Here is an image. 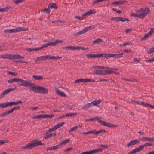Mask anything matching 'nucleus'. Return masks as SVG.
Wrapping results in <instances>:
<instances>
[{
	"label": "nucleus",
	"instance_id": "13d9d810",
	"mask_svg": "<svg viewBox=\"0 0 154 154\" xmlns=\"http://www.w3.org/2000/svg\"><path fill=\"white\" fill-rule=\"evenodd\" d=\"M23 1V0H14V2L17 4H18L20 3H21Z\"/></svg>",
	"mask_w": 154,
	"mask_h": 154
},
{
	"label": "nucleus",
	"instance_id": "f704fd0d",
	"mask_svg": "<svg viewBox=\"0 0 154 154\" xmlns=\"http://www.w3.org/2000/svg\"><path fill=\"white\" fill-rule=\"evenodd\" d=\"M103 149H102L98 148V149H94L93 150H92V153H93V154L94 153H97V152H102L103 151Z\"/></svg>",
	"mask_w": 154,
	"mask_h": 154
},
{
	"label": "nucleus",
	"instance_id": "bb28decb",
	"mask_svg": "<svg viewBox=\"0 0 154 154\" xmlns=\"http://www.w3.org/2000/svg\"><path fill=\"white\" fill-rule=\"evenodd\" d=\"M11 60H14L15 59H19L20 55L19 54H11Z\"/></svg>",
	"mask_w": 154,
	"mask_h": 154
},
{
	"label": "nucleus",
	"instance_id": "b1692460",
	"mask_svg": "<svg viewBox=\"0 0 154 154\" xmlns=\"http://www.w3.org/2000/svg\"><path fill=\"white\" fill-rule=\"evenodd\" d=\"M81 82L83 83L87 82V79H83L81 78L77 79L75 81V83H79Z\"/></svg>",
	"mask_w": 154,
	"mask_h": 154
},
{
	"label": "nucleus",
	"instance_id": "c756f323",
	"mask_svg": "<svg viewBox=\"0 0 154 154\" xmlns=\"http://www.w3.org/2000/svg\"><path fill=\"white\" fill-rule=\"evenodd\" d=\"M48 8H55L57 9V7L56 4L54 3H50L48 6Z\"/></svg>",
	"mask_w": 154,
	"mask_h": 154
},
{
	"label": "nucleus",
	"instance_id": "72a5a7b5",
	"mask_svg": "<svg viewBox=\"0 0 154 154\" xmlns=\"http://www.w3.org/2000/svg\"><path fill=\"white\" fill-rule=\"evenodd\" d=\"M68 48H70V49L71 50H79L80 49H81L82 47L70 46V47H68Z\"/></svg>",
	"mask_w": 154,
	"mask_h": 154
},
{
	"label": "nucleus",
	"instance_id": "f8f14e48",
	"mask_svg": "<svg viewBox=\"0 0 154 154\" xmlns=\"http://www.w3.org/2000/svg\"><path fill=\"white\" fill-rule=\"evenodd\" d=\"M63 42V40H57L54 42H50L48 43V46H54L58 43H62Z\"/></svg>",
	"mask_w": 154,
	"mask_h": 154
},
{
	"label": "nucleus",
	"instance_id": "7c9ffc66",
	"mask_svg": "<svg viewBox=\"0 0 154 154\" xmlns=\"http://www.w3.org/2000/svg\"><path fill=\"white\" fill-rule=\"evenodd\" d=\"M70 141V139H67L65 140H64L63 141L60 143L59 144L61 146V145H64L67 143L68 142Z\"/></svg>",
	"mask_w": 154,
	"mask_h": 154
},
{
	"label": "nucleus",
	"instance_id": "052dcab7",
	"mask_svg": "<svg viewBox=\"0 0 154 154\" xmlns=\"http://www.w3.org/2000/svg\"><path fill=\"white\" fill-rule=\"evenodd\" d=\"M140 104H142L143 106L147 107L148 106V104L147 103H145L144 102H140Z\"/></svg>",
	"mask_w": 154,
	"mask_h": 154
},
{
	"label": "nucleus",
	"instance_id": "0e129e2a",
	"mask_svg": "<svg viewBox=\"0 0 154 154\" xmlns=\"http://www.w3.org/2000/svg\"><path fill=\"white\" fill-rule=\"evenodd\" d=\"M84 154H93L92 150L84 152Z\"/></svg>",
	"mask_w": 154,
	"mask_h": 154
},
{
	"label": "nucleus",
	"instance_id": "3c124183",
	"mask_svg": "<svg viewBox=\"0 0 154 154\" xmlns=\"http://www.w3.org/2000/svg\"><path fill=\"white\" fill-rule=\"evenodd\" d=\"M153 144L152 143H146L144 144V145H143L144 147H146V146H150L152 145Z\"/></svg>",
	"mask_w": 154,
	"mask_h": 154
},
{
	"label": "nucleus",
	"instance_id": "603ef678",
	"mask_svg": "<svg viewBox=\"0 0 154 154\" xmlns=\"http://www.w3.org/2000/svg\"><path fill=\"white\" fill-rule=\"evenodd\" d=\"M122 3V2L121 1H118L116 2H114L112 3V4H116L117 5H120Z\"/></svg>",
	"mask_w": 154,
	"mask_h": 154
},
{
	"label": "nucleus",
	"instance_id": "e2e57ef3",
	"mask_svg": "<svg viewBox=\"0 0 154 154\" xmlns=\"http://www.w3.org/2000/svg\"><path fill=\"white\" fill-rule=\"evenodd\" d=\"M73 107V106L72 105H67L66 107L67 109H72Z\"/></svg>",
	"mask_w": 154,
	"mask_h": 154
},
{
	"label": "nucleus",
	"instance_id": "5fc2aeb1",
	"mask_svg": "<svg viewBox=\"0 0 154 154\" xmlns=\"http://www.w3.org/2000/svg\"><path fill=\"white\" fill-rule=\"evenodd\" d=\"M9 74L14 76H16L17 75V73L12 72H8Z\"/></svg>",
	"mask_w": 154,
	"mask_h": 154
},
{
	"label": "nucleus",
	"instance_id": "6e6d98bb",
	"mask_svg": "<svg viewBox=\"0 0 154 154\" xmlns=\"http://www.w3.org/2000/svg\"><path fill=\"white\" fill-rule=\"evenodd\" d=\"M75 18L79 20H82L84 19V18L83 17H80L79 16H76L75 17Z\"/></svg>",
	"mask_w": 154,
	"mask_h": 154
},
{
	"label": "nucleus",
	"instance_id": "09e8293b",
	"mask_svg": "<svg viewBox=\"0 0 154 154\" xmlns=\"http://www.w3.org/2000/svg\"><path fill=\"white\" fill-rule=\"evenodd\" d=\"M148 52L149 54L154 53V47L150 48Z\"/></svg>",
	"mask_w": 154,
	"mask_h": 154
},
{
	"label": "nucleus",
	"instance_id": "37998d69",
	"mask_svg": "<svg viewBox=\"0 0 154 154\" xmlns=\"http://www.w3.org/2000/svg\"><path fill=\"white\" fill-rule=\"evenodd\" d=\"M115 57L116 58H119L121 57L123 55V53H121L118 54H114Z\"/></svg>",
	"mask_w": 154,
	"mask_h": 154
},
{
	"label": "nucleus",
	"instance_id": "423d86ee",
	"mask_svg": "<svg viewBox=\"0 0 154 154\" xmlns=\"http://www.w3.org/2000/svg\"><path fill=\"white\" fill-rule=\"evenodd\" d=\"M106 69V70L104 71L105 75L111 74L114 73H115V72L114 70H117L116 69L114 68H109L108 67V68H107ZM116 74H119V73H116Z\"/></svg>",
	"mask_w": 154,
	"mask_h": 154
},
{
	"label": "nucleus",
	"instance_id": "4468645a",
	"mask_svg": "<svg viewBox=\"0 0 154 154\" xmlns=\"http://www.w3.org/2000/svg\"><path fill=\"white\" fill-rule=\"evenodd\" d=\"M38 93H40L47 94L48 93V91L47 89H46L40 86Z\"/></svg>",
	"mask_w": 154,
	"mask_h": 154
},
{
	"label": "nucleus",
	"instance_id": "6ab92c4d",
	"mask_svg": "<svg viewBox=\"0 0 154 154\" xmlns=\"http://www.w3.org/2000/svg\"><path fill=\"white\" fill-rule=\"evenodd\" d=\"M46 60V59L45 56H42L38 57L37 59L35 60V61L36 62L38 61H41L44 60Z\"/></svg>",
	"mask_w": 154,
	"mask_h": 154
},
{
	"label": "nucleus",
	"instance_id": "de8ad7c7",
	"mask_svg": "<svg viewBox=\"0 0 154 154\" xmlns=\"http://www.w3.org/2000/svg\"><path fill=\"white\" fill-rule=\"evenodd\" d=\"M85 33V32H84V30L83 29L82 30L79 31V32H77L75 34V35H80L83 34H84Z\"/></svg>",
	"mask_w": 154,
	"mask_h": 154
},
{
	"label": "nucleus",
	"instance_id": "f3484780",
	"mask_svg": "<svg viewBox=\"0 0 154 154\" xmlns=\"http://www.w3.org/2000/svg\"><path fill=\"white\" fill-rule=\"evenodd\" d=\"M95 13V11L94 10H90L87 12L85 13L82 14L83 16H85L87 15H89L91 14H94Z\"/></svg>",
	"mask_w": 154,
	"mask_h": 154
},
{
	"label": "nucleus",
	"instance_id": "ea45409f",
	"mask_svg": "<svg viewBox=\"0 0 154 154\" xmlns=\"http://www.w3.org/2000/svg\"><path fill=\"white\" fill-rule=\"evenodd\" d=\"M130 16L131 17H137L140 18V16H139L138 12H137L136 13H133L131 14Z\"/></svg>",
	"mask_w": 154,
	"mask_h": 154
},
{
	"label": "nucleus",
	"instance_id": "864d4df0",
	"mask_svg": "<svg viewBox=\"0 0 154 154\" xmlns=\"http://www.w3.org/2000/svg\"><path fill=\"white\" fill-rule=\"evenodd\" d=\"M49 8L44 9L41 10V11H45V12L47 14H49L50 12V11L49 9Z\"/></svg>",
	"mask_w": 154,
	"mask_h": 154
},
{
	"label": "nucleus",
	"instance_id": "c9c22d12",
	"mask_svg": "<svg viewBox=\"0 0 154 154\" xmlns=\"http://www.w3.org/2000/svg\"><path fill=\"white\" fill-rule=\"evenodd\" d=\"M32 77L37 80H40L43 78V76L40 75H33Z\"/></svg>",
	"mask_w": 154,
	"mask_h": 154
},
{
	"label": "nucleus",
	"instance_id": "2eb2a0df",
	"mask_svg": "<svg viewBox=\"0 0 154 154\" xmlns=\"http://www.w3.org/2000/svg\"><path fill=\"white\" fill-rule=\"evenodd\" d=\"M102 54L103 55V56L102 57H104L107 59H109L111 57H115L114 54H107L106 53H103Z\"/></svg>",
	"mask_w": 154,
	"mask_h": 154
},
{
	"label": "nucleus",
	"instance_id": "aec40b11",
	"mask_svg": "<svg viewBox=\"0 0 154 154\" xmlns=\"http://www.w3.org/2000/svg\"><path fill=\"white\" fill-rule=\"evenodd\" d=\"M56 91L57 94L62 97H66V95L63 92L61 91L58 89H56Z\"/></svg>",
	"mask_w": 154,
	"mask_h": 154
},
{
	"label": "nucleus",
	"instance_id": "bf43d9fd",
	"mask_svg": "<svg viewBox=\"0 0 154 154\" xmlns=\"http://www.w3.org/2000/svg\"><path fill=\"white\" fill-rule=\"evenodd\" d=\"M140 104H142L143 106L147 107L148 106V104L147 103H145L144 102H140Z\"/></svg>",
	"mask_w": 154,
	"mask_h": 154
},
{
	"label": "nucleus",
	"instance_id": "0eeeda50",
	"mask_svg": "<svg viewBox=\"0 0 154 154\" xmlns=\"http://www.w3.org/2000/svg\"><path fill=\"white\" fill-rule=\"evenodd\" d=\"M103 54H88L86 55V57L90 59L94 58H99L103 56Z\"/></svg>",
	"mask_w": 154,
	"mask_h": 154
},
{
	"label": "nucleus",
	"instance_id": "1a4fd4ad",
	"mask_svg": "<svg viewBox=\"0 0 154 154\" xmlns=\"http://www.w3.org/2000/svg\"><path fill=\"white\" fill-rule=\"evenodd\" d=\"M15 88H9L5 90L3 92V93L1 94L0 98L3 97L5 95H6L8 94L10 92L14 90Z\"/></svg>",
	"mask_w": 154,
	"mask_h": 154
},
{
	"label": "nucleus",
	"instance_id": "412c9836",
	"mask_svg": "<svg viewBox=\"0 0 154 154\" xmlns=\"http://www.w3.org/2000/svg\"><path fill=\"white\" fill-rule=\"evenodd\" d=\"M106 130L104 129H100L97 131L94 130V133L96 135H97L101 133H105Z\"/></svg>",
	"mask_w": 154,
	"mask_h": 154
},
{
	"label": "nucleus",
	"instance_id": "a19ab883",
	"mask_svg": "<svg viewBox=\"0 0 154 154\" xmlns=\"http://www.w3.org/2000/svg\"><path fill=\"white\" fill-rule=\"evenodd\" d=\"M77 115L76 113H69L67 114H65V115H63V116H73L76 115Z\"/></svg>",
	"mask_w": 154,
	"mask_h": 154
},
{
	"label": "nucleus",
	"instance_id": "69168bd1",
	"mask_svg": "<svg viewBox=\"0 0 154 154\" xmlns=\"http://www.w3.org/2000/svg\"><path fill=\"white\" fill-rule=\"evenodd\" d=\"M99 75H105V71H103L102 70H100Z\"/></svg>",
	"mask_w": 154,
	"mask_h": 154
},
{
	"label": "nucleus",
	"instance_id": "2f4dec72",
	"mask_svg": "<svg viewBox=\"0 0 154 154\" xmlns=\"http://www.w3.org/2000/svg\"><path fill=\"white\" fill-rule=\"evenodd\" d=\"M19 78H13L9 80L8 81V82L10 83H13L14 82H19Z\"/></svg>",
	"mask_w": 154,
	"mask_h": 154
},
{
	"label": "nucleus",
	"instance_id": "a18cd8bd",
	"mask_svg": "<svg viewBox=\"0 0 154 154\" xmlns=\"http://www.w3.org/2000/svg\"><path fill=\"white\" fill-rule=\"evenodd\" d=\"M9 106H11L13 105H17V102H8Z\"/></svg>",
	"mask_w": 154,
	"mask_h": 154
},
{
	"label": "nucleus",
	"instance_id": "79ce46f5",
	"mask_svg": "<svg viewBox=\"0 0 154 154\" xmlns=\"http://www.w3.org/2000/svg\"><path fill=\"white\" fill-rule=\"evenodd\" d=\"M64 124V122H62L60 123L57 124L55 125V126L56 128L57 129L63 126Z\"/></svg>",
	"mask_w": 154,
	"mask_h": 154
},
{
	"label": "nucleus",
	"instance_id": "4c0bfd02",
	"mask_svg": "<svg viewBox=\"0 0 154 154\" xmlns=\"http://www.w3.org/2000/svg\"><path fill=\"white\" fill-rule=\"evenodd\" d=\"M99 119H100V118H99L98 117H94V118H91L89 119H87L85 120V121L87 122V121H93L95 120H98H98H99Z\"/></svg>",
	"mask_w": 154,
	"mask_h": 154
},
{
	"label": "nucleus",
	"instance_id": "20e7f679",
	"mask_svg": "<svg viewBox=\"0 0 154 154\" xmlns=\"http://www.w3.org/2000/svg\"><path fill=\"white\" fill-rule=\"evenodd\" d=\"M29 87H30V89H31L33 92L37 93H38L40 86H37L35 84L31 82Z\"/></svg>",
	"mask_w": 154,
	"mask_h": 154
},
{
	"label": "nucleus",
	"instance_id": "4be33fe9",
	"mask_svg": "<svg viewBox=\"0 0 154 154\" xmlns=\"http://www.w3.org/2000/svg\"><path fill=\"white\" fill-rule=\"evenodd\" d=\"M93 103H92V102L91 103H88L86 104L82 108L84 109H86L90 108L91 107L93 106Z\"/></svg>",
	"mask_w": 154,
	"mask_h": 154
},
{
	"label": "nucleus",
	"instance_id": "774afa93",
	"mask_svg": "<svg viewBox=\"0 0 154 154\" xmlns=\"http://www.w3.org/2000/svg\"><path fill=\"white\" fill-rule=\"evenodd\" d=\"M154 61V57L152 58L146 60V62H151Z\"/></svg>",
	"mask_w": 154,
	"mask_h": 154
},
{
	"label": "nucleus",
	"instance_id": "7ed1b4c3",
	"mask_svg": "<svg viewBox=\"0 0 154 154\" xmlns=\"http://www.w3.org/2000/svg\"><path fill=\"white\" fill-rule=\"evenodd\" d=\"M28 30V28H25L23 27H18L15 29H5L4 31L5 33H15L21 31H26Z\"/></svg>",
	"mask_w": 154,
	"mask_h": 154
},
{
	"label": "nucleus",
	"instance_id": "9d476101",
	"mask_svg": "<svg viewBox=\"0 0 154 154\" xmlns=\"http://www.w3.org/2000/svg\"><path fill=\"white\" fill-rule=\"evenodd\" d=\"M144 148V147L143 145H141L138 147L134 149L132 151V152H131V153H135L137 152L140 151L142 150Z\"/></svg>",
	"mask_w": 154,
	"mask_h": 154
},
{
	"label": "nucleus",
	"instance_id": "9b49d317",
	"mask_svg": "<svg viewBox=\"0 0 154 154\" xmlns=\"http://www.w3.org/2000/svg\"><path fill=\"white\" fill-rule=\"evenodd\" d=\"M140 141L137 140V139H134L133 140H132L130 141L128 144L127 145V147H129L130 146L134 145L137 144V143H139Z\"/></svg>",
	"mask_w": 154,
	"mask_h": 154
},
{
	"label": "nucleus",
	"instance_id": "cd10ccee",
	"mask_svg": "<svg viewBox=\"0 0 154 154\" xmlns=\"http://www.w3.org/2000/svg\"><path fill=\"white\" fill-rule=\"evenodd\" d=\"M9 106L8 102H5L3 103H1V108H4Z\"/></svg>",
	"mask_w": 154,
	"mask_h": 154
},
{
	"label": "nucleus",
	"instance_id": "a878e982",
	"mask_svg": "<svg viewBox=\"0 0 154 154\" xmlns=\"http://www.w3.org/2000/svg\"><path fill=\"white\" fill-rule=\"evenodd\" d=\"M11 8V6H7L4 8H0V12H4L7 11Z\"/></svg>",
	"mask_w": 154,
	"mask_h": 154
},
{
	"label": "nucleus",
	"instance_id": "39448f33",
	"mask_svg": "<svg viewBox=\"0 0 154 154\" xmlns=\"http://www.w3.org/2000/svg\"><path fill=\"white\" fill-rule=\"evenodd\" d=\"M20 81L21 83L20 85L24 87H29L31 81L27 80H24L22 79L19 78V82Z\"/></svg>",
	"mask_w": 154,
	"mask_h": 154
},
{
	"label": "nucleus",
	"instance_id": "e433bc0d",
	"mask_svg": "<svg viewBox=\"0 0 154 154\" xmlns=\"http://www.w3.org/2000/svg\"><path fill=\"white\" fill-rule=\"evenodd\" d=\"M126 45H131L132 43L130 42H125L124 43L119 45L120 46H125Z\"/></svg>",
	"mask_w": 154,
	"mask_h": 154
},
{
	"label": "nucleus",
	"instance_id": "6e6552de",
	"mask_svg": "<svg viewBox=\"0 0 154 154\" xmlns=\"http://www.w3.org/2000/svg\"><path fill=\"white\" fill-rule=\"evenodd\" d=\"M101 118H100L99 120H98V122L100 124L103 126L110 127V123L101 120Z\"/></svg>",
	"mask_w": 154,
	"mask_h": 154
},
{
	"label": "nucleus",
	"instance_id": "c85d7f7f",
	"mask_svg": "<svg viewBox=\"0 0 154 154\" xmlns=\"http://www.w3.org/2000/svg\"><path fill=\"white\" fill-rule=\"evenodd\" d=\"M143 138L144 140L147 141H153V137H143Z\"/></svg>",
	"mask_w": 154,
	"mask_h": 154
},
{
	"label": "nucleus",
	"instance_id": "4d7b16f0",
	"mask_svg": "<svg viewBox=\"0 0 154 154\" xmlns=\"http://www.w3.org/2000/svg\"><path fill=\"white\" fill-rule=\"evenodd\" d=\"M91 133L94 134V130L89 131L87 132H86L85 134L87 135V134H90Z\"/></svg>",
	"mask_w": 154,
	"mask_h": 154
},
{
	"label": "nucleus",
	"instance_id": "8fccbe9b",
	"mask_svg": "<svg viewBox=\"0 0 154 154\" xmlns=\"http://www.w3.org/2000/svg\"><path fill=\"white\" fill-rule=\"evenodd\" d=\"M154 28H151L150 29V30L149 32L147 33L150 35H151L154 32Z\"/></svg>",
	"mask_w": 154,
	"mask_h": 154
},
{
	"label": "nucleus",
	"instance_id": "f03ea898",
	"mask_svg": "<svg viewBox=\"0 0 154 154\" xmlns=\"http://www.w3.org/2000/svg\"><path fill=\"white\" fill-rule=\"evenodd\" d=\"M135 11L137 12H138L140 18H143L147 16L150 10L148 8H145L136 10Z\"/></svg>",
	"mask_w": 154,
	"mask_h": 154
},
{
	"label": "nucleus",
	"instance_id": "680f3d73",
	"mask_svg": "<svg viewBox=\"0 0 154 154\" xmlns=\"http://www.w3.org/2000/svg\"><path fill=\"white\" fill-rule=\"evenodd\" d=\"M140 104H142L143 106L147 107L148 106V104L147 103H145L144 102H140Z\"/></svg>",
	"mask_w": 154,
	"mask_h": 154
},
{
	"label": "nucleus",
	"instance_id": "49530a36",
	"mask_svg": "<svg viewBox=\"0 0 154 154\" xmlns=\"http://www.w3.org/2000/svg\"><path fill=\"white\" fill-rule=\"evenodd\" d=\"M78 128V126H76L71 128L69 131V132L70 133L73 131L76 130Z\"/></svg>",
	"mask_w": 154,
	"mask_h": 154
},
{
	"label": "nucleus",
	"instance_id": "58836bf2",
	"mask_svg": "<svg viewBox=\"0 0 154 154\" xmlns=\"http://www.w3.org/2000/svg\"><path fill=\"white\" fill-rule=\"evenodd\" d=\"M102 41H103L101 39L98 38L93 41L92 42L94 44H97Z\"/></svg>",
	"mask_w": 154,
	"mask_h": 154
},
{
	"label": "nucleus",
	"instance_id": "393cba45",
	"mask_svg": "<svg viewBox=\"0 0 154 154\" xmlns=\"http://www.w3.org/2000/svg\"><path fill=\"white\" fill-rule=\"evenodd\" d=\"M95 28V26H94L86 27L83 30L85 33L87 32L88 30H90L91 29H93Z\"/></svg>",
	"mask_w": 154,
	"mask_h": 154
},
{
	"label": "nucleus",
	"instance_id": "a211bd4d",
	"mask_svg": "<svg viewBox=\"0 0 154 154\" xmlns=\"http://www.w3.org/2000/svg\"><path fill=\"white\" fill-rule=\"evenodd\" d=\"M0 58H3L4 59H8L9 60L11 59V54L10 55L6 54L4 55H1L0 56Z\"/></svg>",
	"mask_w": 154,
	"mask_h": 154
},
{
	"label": "nucleus",
	"instance_id": "ddd939ff",
	"mask_svg": "<svg viewBox=\"0 0 154 154\" xmlns=\"http://www.w3.org/2000/svg\"><path fill=\"white\" fill-rule=\"evenodd\" d=\"M129 19L128 18H123L122 17H116V21L117 22H125L126 21H129Z\"/></svg>",
	"mask_w": 154,
	"mask_h": 154
},
{
	"label": "nucleus",
	"instance_id": "dca6fc26",
	"mask_svg": "<svg viewBox=\"0 0 154 154\" xmlns=\"http://www.w3.org/2000/svg\"><path fill=\"white\" fill-rule=\"evenodd\" d=\"M61 147V146H60V145H56L55 146H54L52 147H48L46 149V150L48 151L49 150L50 151H52L56 149H58Z\"/></svg>",
	"mask_w": 154,
	"mask_h": 154
},
{
	"label": "nucleus",
	"instance_id": "338daca9",
	"mask_svg": "<svg viewBox=\"0 0 154 154\" xmlns=\"http://www.w3.org/2000/svg\"><path fill=\"white\" fill-rule=\"evenodd\" d=\"M14 111V110L13 108H12L10 110H8L7 111L8 115L13 112Z\"/></svg>",
	"mask_w": 154,
	"mask_h": 154
},
{
	"label": "nucleus",
	"instance_id": "f257e3e1",
	"mask_svg": "<svg viewBox=\"0 0 154 154\" xmlns=\"http://www.w3.org/2000/svg\"><path fill=\"white\" fill-rule=\"evenodd\" d=\"M43 145H44V144L42 143L41 141H37V140H35L29 143L26 146H24L23 148L24 149H31L35 146Z\"/></svg>",
	"mask_w": 154,
	"mask_h": 154
},
{
	"label": "nucleus",
	"instance_id": "5701e85b",
	"mask_svg": "<svg viewBox=\"0 0 154 154\" xmlns=\"http://www.w3.org/2000/svg\"><path fill=\"white\" fill-rule=\"evenodd\" d=\"M93 103V106H98V105L100 104L102 102V100L99 99L97 100H96L92 102Z\"/></svg>",
	"mask_w": 154,
	"mask_h": 154
},
{
	"label": "nucleus",
	"instance_id": "473e14b6",
	"mask_svg": "<svg viewBox=\"0 0 154 154\" xmlns=\"http://www.w3.org/2000/svg\"><path fill=\"white\" fill-rule=\"evenodd\" d=\"M57 129L56 128V127L55 126H54L48 129V130L46 132V134H48L50 133V132H52Z\"/></svg>",
	"mask_w": 154,
	"mask_h": 154
},
{
	"label": "nucleus",
	"instance_id": "c03bdc74",
	"mask_svg": "<svg viewBox=\"0 0 154 154\" xmlns=\"http://www.w3.org/2000/svg\"><path fill=\"white\" fill-rule=\"evenodd\" d=\"M150 35L147 33L144 36L141 38L142 40H144L147 39Z\"/></svg>",
	"mask_w": 154,
	"mask_h": 154
}]
</instances>
